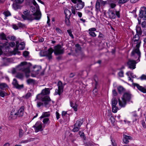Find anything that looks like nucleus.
Returning a JSON list of instances; mask_svg holds the SVG:
<instances>
[{"label":"nucleus","instance_id":"nucleus-1","mask_svg":"<svg viewBox=\"0 0 146 146\" xmlns=\"http://www.w3.org/2000/svg\"><path fill=\"white\" fill-rule=\"evenodd\" d=\"M56 55L62 54L64 52V49L60 45H57L54 47V50L52 48H49L47 51L42 50L40 53L41 56H46L49 60L52 58V54L53 52Z\"/></svg>","mask_w":146,"mask_h":146},{"label":"nucleus","instance_id":"nucleus-2","mask_svg":"<svg viewBox=\"0 0 146 146\" xmlns=\"http://www.w3.org/2000/svg\"><path fill=\"white\" fill-rule=\"evenodd\" d=\"M132 42L133 45H136V47L133 49L131 55L135 58L138 57L137 62H139L140 61L139 58L141 57V53L139 50V48L141 43L139 35L136 34L133 37Z\"/></svg>","mask_w":146,"mask_h":146},{"label":"nucleus","instance_id":"nucleus-3","mask_svg":"<svg viewBox=\"0 0 146 146\" xmlns=\"http://www.w3.org/2000/svg\"><path fill=\"white\" fill-rule=\"evenodd\" d=\"M50 90L48 88H45L42 90L41 94H38L36 96L38 99H41L42 101L44 102V105L46 107H49L50 106L49 103L50 101V98L48 96H45L42 98V95H46L49 94Z\"/></svg>","mask_w":146,"mask_h":146},{"label":"nucleus","instance_id":"nucleus-4","mask_svg":"<svg viewBox=\"0 0 146 146\" xmlns=\"http://www.w3.org/2000/svg\"><path fill=\"white\" fill-rule=\"evenodd\" d=\"M31 64L26 62H22L20 64L17 66L16 68L17 70H20L23 71L25 74L26 76L28 77L30 76V68Z\"/></svg>","mask_w":146,"mask_h":146},{"label":"nucleus","instance_id":"nucleus-5","mask_svg":"<svg viewBox=\"0 0 146 146\" xmlns=\"http://www.w3.org/2000/svg\"><path fill=\"white\" fill-rule=\"evenodd\" d=\"M32 2L36 8V11L33 15L35 16V18L36 20H39L41 17V13L39 9V6L35 0H32Z\"/></svg>","mask_w":146,"mask_h":146},{"label":"nucleus","instance_id":"nucleus-6","mask_svg":"<svg viewBox=\"0 0 146 146\" xmlns=\"http://www.w3.org/2000/svg\"><path fill=\"white\" fill-rule=\"evenodd\" d=\"M30 12L28 10L25 11L23 13V14L22 15V18L24 20H33L34 19L33 17V16H35H35L33 15H30L29 13Z\"/></svg>","mask_w":146,"mask_h":146},{"label":"nucleus","instance_id":"nucleus-7","mask_svg":"<svg viewBox=\"0 0 146 146\" xmlns=\"http://www.w3.org/2000/svg\"><path fill=\"white\" fill-rule=\"evenodd\" d=\"M33 127L34 128L35 132L36 133L42 131L44 128L42 126V123L39 121H37L33 126Z\"/></svg>","mask_w":146,"mask_h":146},{"label":"nucleus","instance_id":"nucleus-8","mask_svg":"<svg viewBox=\"0 0 146 146\" xmlns=\"http://www.w3.org/2000/svg\"><path fill=\"white\" fill-rule=\"evenodd\" d=\"M128 76V80L133 82L132 84L134 86L136 87L141 92L143 93H146V89L142 86H140L137 84L133 83V80L131 79L130 76Z\"/></svg>","mask_w":146,"mask_h":146},{"label":"nucleus","instance_id":"nucleus-9","mask_svg":"<svg viewBox=\"0 0 146 146\" xmlns=\"http://www.w3.org/2000/svg\"><path fill=\"white\" fill-rule=\"evenodd\" d=\"M58 89H56L54 93L55 94H58L60 95L63 91V86L62 85V82L61 81H59L58 84Z\"/></svg>","mask_w":146,"mask_h":146},{"label":"nucleus","instance_id":"nucleus-10","mask_svg":"<svg viewBox=\"0 0 146 146\" xmlns=\"http://www.w3.org/2000/svg\"><path fill=\"white\" fill-rule=\"evenodd\" d=\"M18 41L16 42V48L14 50L15 52H17L18 50H23L25 48V43L24 42H22L18 44Z\"/></svg>","mask_w":146,"mask_h":146},{"label":"nucleus","instance_id":"nucleus-11","mask_svg":"<svg viewBox=\"0 0 146 146\" xmlns=\"http://www.w3.org/2000/svg\"><path fill=\"white\" fill-rule=\"evenodd\" d=\"M137 63L135 61L129 60L127 63V64L129 68L133 70L136 68V64Z\"/></svg>","mask_w":146,"mask_h":146},{"label":"nucleus","instance_id":"nucleus-12","mask_svg":"<svg viewBox=\"0 0 146 146\" xmlns=\"http://www.w3.org/2000/svg\"><path fill=\"white\" fill-rule=\"evenodd\" d=\"M18 116L17 111L13 109L10 113V115L9 117L10 119H14L17 118Z\"/></svg>","mask_w":146,"mask_h":146},{"label":"nucleus","instance_id":"nucleus-13","mask_svg":"<svg viewBox=\"0 0 146 146\" xmlns=\"http://www.w3.org/2000/svg\"><path fill=\"white\" fill-rule=\"evenodd\" d=\"M7 44H9V43L6 42L3 44L0 43V55L2 54V50L3 49V48H5L6 50H8L9 49V46Z\"/></svg>","mask_w":146,"mask_h":146},{"label":"nucleus","instance_id":"nucleus-14","mask_svg":"<svg viewBox=\"0 0 146 146\" xmlns=\"http://www.w3.org/2000/svg\"><path fill=\"white\" fill-rule=\"evenodd\" d=\"M12 84L16 88L18 89H21L23 87V84L19 85L17 80L15 79H13Z\"/></svg>","mask_w":146,"mask_h":146},{"label":"nucleus","instance_id":"nucleus-15","mask_svg":"<svg viewBox=\"0 0 146 146\" xmlns=\"http://www.w3.org/2000/svg\"><path fill=\"white\" fill-rule=\"evenodd\" d=\"M139 15L140 17L143 18V20H146V7L145 8L144 13L143 10L140 11Z\"/></svg>","mask_w":146,"mask_h":146},{"label":"nucleus","instance_id":"nucleus-16","mask_svg":"<svg viewBox=\"0 0 146 146\" xmlns=\"http://www.w3.org/2000/svg\"><path fill=\"white\" fill-rule=\"evenodd\" d=\"M25 109L24 107L23 106H21L20 109L17 111V114L18 116L19 117L22 116H23L24 113V110Z\"/></svg>","mask_w":146,"mask_h":146},{"label":"nucleus","instance_id":"nucleus-17","mask_svg":"<svg viewBox=\"0 0 146 146\" xmlns=\"http://www.w3.org/2000/svg\"><path fill=\"white\" fill-rule=\"evenodd\" d=\"M122 98H123L124 100H125L126 102L129 101L131 98V95L129 93H126L124 94Z\"/></svg>","mask_w":146,"mask_h":146},{"label":"nucleus","instance_id":"nucleus-18","mask_svg":"<svg viewBox=\"0 0 146 146\" xmlns=\"http://www.w3.org/2000/svg\"><path fill=\"white\" fill-rule=\"evenodd\" d=\"M118 101L119 105L121 108L125 106L126 104V101L125 100H124L123 98H122L121 100L119 99Z\"/></svg>","mask_w":146,"mask_h":146},{"label":"nucleus","instance_id":"nucleus-19","mask_svg":"<svg viewBox=\"0 0 146 146\" xmlns=\"http://www.w3.org/2000/svg\"><path fill=\"white\" fill-rule=\"evenodd\" d=\"M101 2V0H97L95 6L96 11L98 13L100 11V3Z\"/></svg>","mask_w":146,"mask_h":146},{"label":"nucleus","instance_id":"nucleus-20","mask_svg":"<svg viewBox=\"0 0 146 146\" xmlns=\"http://www.w3.org/2000/svg\"><path fill=\"white\" fill-rule=\"evenodd\" d=\"M132 137L125 135H123V140L125 143H127L129 142V139H132Z\"/></svg>","mask_w":146,"mask_h":146},{"label":"nucleus","instance_id":"nucleus-21","mask_svg":"<svg viewBox=\"0 0 146 146\" xmlns=\"http://www.w3.org/2000/svg\"><path fill=\"white\" fill-rule=\"evenodd\" d=\"M109 17L111 19H114L115 18V15L114 13L112 11L109 10L108 12Z\"/></svg>","mask_w":146,"mask_h":146},{"label":"nucleus","instance_id":"nucleus-22","mask_svg":"<svg viewBox=\"0 0 146 146\" xmlns=\"http://www.w3.org/2000/svg\"><path fill=\"white\" fill-rule=\"evenodd\" d=\"M34 70H33L35 73L36 74H38V72L40 70L41 68L40 66H35L33 67Z\"/></svg>","mask_w":146,"mask_h":146},{"label":"nucleus","instance_id":"nucleus-23","mask_svg":"<svg viewBox=\"0 0 146 146\" xmlns=\"http://www.w3.org/2000/svg\"><path fill=\"white\" fill-rule=\"evenodd\" d=\"M50 115V113L49 111L44 112L42 113V115L40 117V119L43 118L45 117H47Z\"/></svg>","mask_w":146,"mask_h":146},{"label":"nucleus","instance_id":"nucleus-24","mask_svg":"<svg viewBox=\"0 0 146 146\" xmlns=\"http://www.w3.org/2000/svg\"><path fill=\"white\" fill-rule=\"evenodd\" d=\"M79 2L77 1V3H78L77 4H76L75 8H76L77 10H79L81 9L82 8V5L81 4L82 1L80 0Z\"/></svg>","mask_w":146,"mask_h":146},{"label":"nucleus","instance_id":"nucleus-25","mask_svg":"<svg viewBox=\"0 0 146 146\" xmlns=\"http://www.w3.org/2000/svg\"><path fill=\"white\" fill-rule=\"evenodd\" d=\"M70 104L71 106L74 109V111H76L77 110V106L76 104L75 103H74L72 102H70Z\"/></svg>","mask_w":146,"mask_h":146},{"label":"nucleus","instance_id":"nucleus-26","mask_svg":"<svg viewBox=\"0 0 146 146\" xmlns=\"http://www.w3.org/2000/svg\"><path fill=\"white\" fill-rule=\"evenodd\" d=\"M117 103V102L116 98L113 97L111 100V104L112 106H116Z\"/></svg>","mask_w":146,"mask_h":146},{"label":"nucleus","instance_id":"nucleus-27","mask_svg":"<svg viewBox=\"0 0 146 146\" xmlns=\"http://www.w3.org/2000/svg\"><path fill=\"white\" fill-rule=\"evenodd\" d=\"M64 13L66 15V17H70L71 13L69 10L68 9H65L64 11Z\"/></svg>","mask_w":146,"mask_h":146},{"label":"nucleus","instance_id":"nucleus-28","mask_svg":"<svg viewBox=\"0 0 146 146\" xmlns=\"http://www.w3.org/2000/svg\"><path fill=\"white\" fill-rule=\"evenodd\" d=\"M7 38L5 35L3 33H2L0 34V39L2 40H7Z\"/></svg>","mask_w":146,"mask_h":146},{"label":"nucleus","instance_id":"nucleus-29","mask_svg":"<svg viewBox=\"0 0 146 146\" xmlns=\"http://www.w3.org/2000/svg\"><path fill=\"white\" fill-rule=\"evenodd\" d=\"M136 31L137 35H141V34L142 31L140 27L139 26H137L136 28Z\"/></svg>","mask_w":146,"mask_h":146},{"label":"nucleus","instance_id":"nucleus-30","mask_svg":"<svg viewBox=\"0 0 146 146\" xmlns=\"http://www.w3.org/2000/svg\"><path fill=\"white\" fill-rule=\"evenodd\" d=\"M8 87L7 85L5 83H1L0 84V89H4L5 88Z\"/></svg>","mask_w":146,"mask_h":146},{"label":"nucleus","instance_id":"nucleus-31","mask_svg":"<svg viewBox=\"0 0 146 146\" xmlns=\"http://www.w3.org/2000/svg\"><path fill=\"white\" fill-rule=\"evenodd\" d=\"M126 74L128 76H129V75H130L131 76L132 78H135L136 77L135 75H134L133 73L130 71L127 72L126 73Z\"/></svg>","mask_w":146,"mask_h":146},{"label":"nucleus","instance_id":"nucleus-32","mask_svg":"<svg viewBox=\"0 0 146 146\" xmlns=\"http://www.w3.org/2000/svg\"><path fill=\"white\" fill-rule=\"evenodd\" d=\"M118 110L119 108L116 106H112V111L113 113H116Z\"/></svg>","mask_w":146,"mask_h":146},{"label":"nucleus","instance_id":"nucleus-33","mask_svg":"<svg viewBox=\"0 0 146 146\" xmlns=\"http://www.w3.org/2000/svg\"><path fill=\"white\" fill-rule=\"evenodd\" d=\"M118 92L120 93H121L124 90V88L122 86H119L117 88Z\"/></svg>","mask_w":146,"mask_h":146},{"label":"nucleus","instance_id":"nucleus-34","mask_svg":"<svg viewBox=\"0 0 146 146\" xmlns=\"http://www.w3.org/2000/svg\"><path fill=\"white\" fill-rule=\"evenodd\" d=\"M82 125V123H80L79 121H77L75 125L76 127H77L78 128H80V127L81 125Z\"/></svg>","mask_w":146,"mask_h":146},{"label":"nucleus","instance_id":"nucleus-35","mask_svg":"<svg viewBox=\"0 0 146 146\" xmlns=\"http://www.w3.org/2000/svg\"><path fill=\"white\" fill-rule=\"evenodd\" d=\"M70 17H66L65 22L66 24L67 25H69L70 24V23L69 20Z\"/></svg>","mask_w":146,"mask_h":146},{"label":"nucleus","instance_id":"nucleus-36","mask_svg":"<svg viewBox=\"0 0 146 146\" xmlns=\"http://www.w3.org/2000/svg\"><path fill=\"white\" fill-rule=\"evenodd\" d=\"M3 14L6 17H8L11 15L10 12L8 11H5L3 12Z\"/></svg>","mask_w":146,"mask_h":146},{"label":"nucleus","instance_id":"nucleus-37","mask_svg":"<svg viewBox=\"0 0 146 146\" xmlns=\"http://www.w3.org/2000/svg\"><path fill=\"white\" fill-rule=\"evenodd\" d=\"M43 122L44 124H46L49 123V119L48 118H45L43 119Z\"/></svg>","mask_w":146,"mask_h":146},{"label":"nucleus","instance_id":"nucleus-38","mask_svg":"<svg viewBox=\"0 0 146 146\" xmlns=\"http://www.w3.org/2000/svg\"><path fill=\"white\" fill-rule=\"evenodd\" d=\"M6 94V93L5 92L0 90V96L2 97H3Z\"/></svg>","mask_w":146,"mask_h":146},{"label":"nucleus","instance_id":"nucleus-39","mask_svg":"<svg viewBox=\"0 0 146 146\" xmlns=\"http://www.w3.org/2000/svg\"><path fill=\"white\" fill-rule=\"evenodd\" d=\"M84 145L85 146H92L93 145V144L90 143V142H84Z\"/></svg>","mask_w":146,"mask_h":146},{"label":"nucleus","instance_id":"nucleus-40","mask_svg":"<svg viewBox=\"0 0 146 146\" xmlns=\"http://www.w3.org/2000/svg\"><path fill=\"white\" fill-rule=\"evenodd\" d=\"M138 79H139L142 80H146V75L143 74Z\"/></svg>","mask_w":146,"mask_h":146},{"label":"nucleus","instance_id":"nucleus-41","mask_svg":"<svg viewBox=\"0 0 146 146\" xmlns=\"http://www.w3.org/2000/svg\"><path fill=\"white\" fill-rule=\"evenodd\" d=\"M141 23V26L143 28H146V20H145Z\"/></svg>","mask_w":146,"mask_h":146},{"label":"nucleus","instance_id":"nucleus-42","mask_svg":"<svg viewBox=\"0 0 146 146\" xmlns=\"http://www.w3.org/2000/svg\"><path fill=\"white\" fill-rule=\"evenodd\" d=\"M67 32L68 33L69 36L72 38H74V36L72 34V32L70 30H68L67 31Z\"/></svg>","mask_w":146,"mask_h":146},{"label":"nucleus","instance_id":"nucleus-43","mask_svg":"<svg viewBox=\"0 0 146 146\" xmlns=\"http://www.w3.org/2000/svg\"><path fill=\"white\" fill-rule=\"evenodd\" d=\"M13 9L16 10L19 8V6L18 5L16 4H13Z\"/></svg>","mask_w":146,"mask_h":146},{"label":"nucleus","instance_id":"nucleus-44","mask_svg":"<svg viewBox=\"0 0 146 146\" xmlns=\"http://www.w3.org/2000/svg\"><path fill=\"white\" fill-rule=\"evenodd\" d=\"M23 130L21 129H19V136L20 137H21L23 134Z\"/></svg>","mask_w":146,"mask_h":146},{"label":"nucleus","instance_id":"nucleus-45","mask_svg":"<svg viewBox=\"0 0 146 146\" xmlns=\"http://www.w3.org/2000/svg\"><path fill=\"white\" fill-rule=\"evenodd\" d=\"M89 34L90 35L93 37H95L96 36V33L94 32H89Z\"/></svg>","mask_w":146,"mask_h":146},{"label":"nucleus","instance_id":"nucleus-46","mask_svg":"<svg viewBox=\"0 0 146 146\" xmlns=\"http://www.w3.org/2000/svg\"><path fill=\"white\" fill-rule=\"evenodd\" d=\"M18 26L19 27L23 28L25 27V25L20 23H19L18 24Z\"/></svg>","mask_w":146,"mask_h":146},{"label":"nucleus","instance_id":"nucleus-47","mask_svg":"<svg viewBox=\"0 0 146 146\" xmlns=\"http://www.w3.org/2000/svg\"><path fill=\"white\" fill-rule=\"evenodd\" d=\"M71 9L72 13L74 15H75L76 13L75 8L73 7L72 6L71 7Z\"/></svg>","mask_w":146,"mask_h":146},{"label":"nucleus","instance_id":"nucleus-48","mask_svg":"<svg viewBox=\"0 0 146 146\" xmlns=\"http://www.w3.org/2000/svg\"><path fill=\"white\" fill-rule=\"evenodd\" d=\"M129 0H119L118 3H124L127 2Z\"/></svg>","mask_w":146,"mask_h":146},{"label":"nucleus","instance_id":"nucleus-49","mask_svg":"<svg viewBox=\"0 0 146 146\" xmlns=\"http://www.w3.org/2000/svg\"><path fill=\"white\" fill-rule=\"evenodd\" d=\"M8 45H9V46L13 47L15 45V43L13 42H12L10 43H9V44H7Z\"/></svg>","mask_w":146,"mask_h":146},{"label":"nucleus","instance_id":"nucleus-50","mask_svg":"<svg viewBox=\"0 0 146 146\" xmlns=\"http://www.w3.org/2000/svg\"><path fill=\"white\" fill-rule=\"evenodd\" d=\"M97 95V90L96 88L94 89L93 92V95L94 96H96Z\"/></svg>","mask_w":146,"mask_h":146},{"label":"nucleus","instance_id":"nucleus-51","mask_svg":"<svg viewBox=\"0 0 146 146\" xmlns=\"http://www.w3.org/2000/svg\"><path fill=\"white\" fill-rule=\"evenodd\" d=\"M36 8H35L34 7H31V10L33 13L35 12V11L36 12Z\"/></svg>","mask_w":146,"mask_h":146},{"label":"nucleus","instance_id":"nucleus-52","mask_svg":"<svg viewBox=\"0 0 146 146\" xmlns=\"http://www.w3.org/2000/svg\"><path fill=\"white\" fill-rule=\"evenodd\" d=\"M17 77L18 78L21 79L23 78V75L21 74H18L17 75Z\"/></svg>","mask_w":146,"mask_h":146},{"label":"nucleus","instance_id":"nucleus-53","mask_svg":"<svg viewBox=\"0 0 146 146\" xmlns=\"http://www.w3.org/2000/svg\"><path fill=\"white\" fill-rule=\"evenodd\" d=\"M80 128L76 127L75 126H74V127L72 129V131L74 132H77L78 131Z\"/></svg>","mask_w":146,"mask_h":146},{"label":"nucleus","instance_id":"nucleus-54","mask_svg":"<svg viewBox=\"0 0 146 146\" xmlns=\"http://www.w3.org/2000/svg\"><path fill=\"white\" fill-rule=\"evenodd\" d=\"M7 38L8 39H10V40H15L16 38L15 36H8Z\"/></svg>","mask_w":146,"mask_h":146},{"label":"nucleus","instance_id":"nucleus-55","mask_svg":"<svg viewBox=\"0 0 146 146\" xmlns=\"http://www.w3.org/2000/svg\"><path fill=\"white\" fill-rule=\"evenodd\" d=\"M29 52L28 51H25L23 53V55L25 57H27L28 56V55L29 54Z\"/></svg>","mask_w":146,"mask_h":146},{"label":"nucleus","instance_id":"nucleus-56","mask_svg":"<svg viewBox=\"0 0 146 146\" xmlns=\"http://www.w3.org/2000/svg\"><path fill=\"white\" fill-rule=\"evenodd\" d=\"M24 0H15V1L16 3H17L21 4L24 1Z\"/></svg>","mask_w":146,"mask_h":146},{"label":"nucleus","instance_id":"nucleus-57","mask_svg":"<svg viewBox=\"0 0 146 146\" xmlns=\"http://www.w3.org/2000/svg\"><path fill=\"white\" fill-rule=\"evenodd\" d=\"M118 75L119 76L122 77L123 76V71H120L118 73Z\"/></svg>","mask_w":146,"mask_h":146},{"label":"nucleus","instance_id":"nucleus-58","mask_svg":"<svg viewBox=\"0 0 146 146\" xmlns=\"http://www.w3.org/2000/svg\"><path fill=\"white\" fill-rule=\"evenodd\" d=\"M112 94L114 96H116L117 95V93L115 89L112 90Z\"/></svg>","mask_w":146,"mask_h":146},{"label":"nucleus","instance_id":"nucleus-59","mask_svg":"<svg viewBox=\"0 0 146 146\" xmlns=\"http://www.w3.org/2000/svg\"><path fill=\"white\" fill-rule=\"evenodd\" d=\"M67 114V113L66 111H62V116L63 117H64Z\"/></svg>","mask_w":146,"mask_h":146},{"label":"nucleus","instance_id":"nucleus-60","mask_svg":"<svg viewBox=\"0 0 146 146\" xmlns=\"http://www.w3.org/2000/svg\"><path fill=\"white\" fill-rule=\"evenodd\" d=\"M116 5L114 3H111L110 4V6L111 8H113L116 6Z\"/></svg>","mask_w":146,"mask_h":146},{"label":"nucleus","instance_id":"nucleus-61","mask_svg":"<svg viewBox=\"0 0 146 146\" xmlns=\"http://www.w3.org/2000/svg\"><path fill=\"white\" fill-rule=\"evenodd\" d=\"M55 30L56 32L58 33H62L61 30L59 28H56Z\"/></svg>","mask_w":146,"mask_h":146},{"label":"nucleus","instance_id":"nucleus-62","mask_svg":"<svg viewBox=\"0 0 146 146\" xmlns=\"http://www.w3.org/2000/svg\"><path fill=\"white\" fill-rule=\"evenodd\" d=\"M29 140H26L21 141L20 142V143H27L28 142H29Z\"/></svg>","mask_w":146,"mask_h":146},{"label":"nucleus","instance_id":"nucleus-63","mask_svg":"<svg viewBox=\"0 0 146 146\" xmlns=\"http://www.w3.org/2000/svg\"><path fill=\"white\" fill-rule=\"evenodd\" d=\"M96 30V29L95 28H92L89 29V32H93Z\"/></svg>","mask_w":146,"mask_h":146},{"label":"nucleus","instance_id":"nucleus-64","mask_svg":"<svg viewBox=\"0 0 146 146\" xmlns=\"http://www.w3.org/2000/svg\"><path fill=\"white\" fill-rule=\"evenodd\" d=\"M31 96V94L30 93H28L26 95V98H29Z\"/></svg>","mask_w":146,"mask_h":146}]
</instances>
